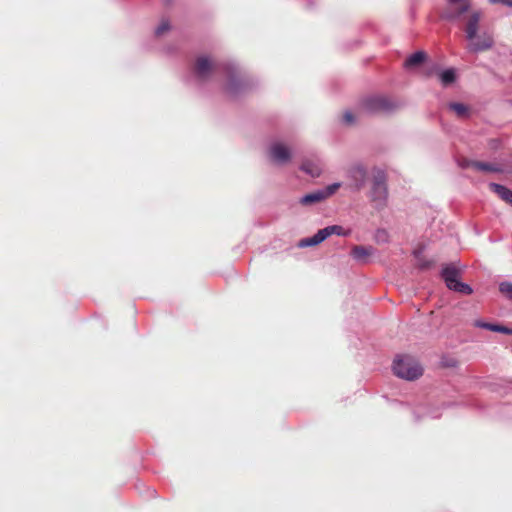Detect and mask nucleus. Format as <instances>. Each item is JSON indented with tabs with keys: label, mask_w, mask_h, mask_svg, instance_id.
Returning <instances> with one entry per match:
<instances>
[{
	"label": "nucleus",
	"mask_w": 512,
	"mask_h": 512,
	"mask_svg": "<svg viewBox=\"0 0 512 512\" xmlns=\"http://www.w3.org/2000/svg\"><path fill=\"white\" fill-rule=\"evenodd\" d=\"M425 58V55L422 52H417L413 55H411L405 62V65L408 67L417 65L421 63Z\"/></svg>",
	"instance_id": "nucleus-10"
},
{
	"label": "nucleus",
	"mask_w": 512,
	"mask_h": 512,
	"mask_svg": "<svg viewBox=\"0 0 512 512\" xmlns=\"http://www.w3.org/2000/svg\"><path fill=\"white\" fill-rule=\"evenodd\" d=\"M332 234L347 235L348 232L344 231L341 226H337V225L326 227L322 230H319L318 233L315 234L313 237L303 240L301 242V245L302 246H311V245L319 244L320 242H322L323 240H325L328 236H330Z\"/></svg>",
	"instance_id": "nucleus-3"
},
{
	"label": "nucleus",
	"mask_w": 512,
	"mask_h": 512,
	"mask_svg": "<svg viewBox=\"0 0 512 512\" xmlns=\"http://www.w3.org/2000/svg\"><path fill=\"white\" fill-rule=\"evenodd\" d=\"M339 187H340V184H338V183L330 185L325 190H323L321 192H317V193L305 196L302 199V203L307 204V203L321 201V200L331 196L332 194H334Z\"/></svg>",
	"instance_id": "nucleus-5"
},
{
	"label": "nucleus",
	"mask_w": 512,
	"mask_h": 512,
	"mask_svg": "<svg viewBox=\"0 0 512 512\" xmlns=\"http://www.w3.org/2000/svg\"><path fill=\"white\" fill-rule=\"evenodd\" d=\"M451 110H453L457 116L459 117H465L468 115V108L463 104H451L450 105Z\"/></svg>",
	"instance_id": "nucleus-12"
},
{
	"label": "nucleus",
	"mask_w": 512,
	"mask_h": 512,
	"mask_svg": "<svg viewBox=\"0 0 512 512\" xmlns=\"http://www.w3.org/2000/svg\"><path fill=\"white\" fill-rule=\"evenodd\" d=\"M483 327L485 328H488V329H491L493 331H500V332H506L508 333L509 331L505 328H502V327H499V326H492V325H486L484 324Z\"/></svg>",
	"instance_id": "nucleus-15"
},
{
	"label": "nucleus",
	"mask_w": 512,
	"mask_h": 512,
	"mask_svg": "<svg viewBox=\"0 0 512 512\" xmlns=\"http://www.w3.org/2000/svg\"><path fill=\"white\" fill-rule=\"evenodd\" d=\"M491 188L507 203L512 205V191L498 184H491Z\"/></svg>",
	"instance_id": "nucleus-8"
},
{
	"label": "nucleus",
	"mask_w": 512,
	"mask_h": 512,
	"mask_svg": "<svg viewBox=\"0 0 512 512\" xmlns=\"http://www.w3.org/2000/svg\"><path fill=\"white\" fill-rule=\"evenodd\" d=\"M210 67V63L207 59H199L197 61V69L199 72H204Z\"/></svg>",
	"instance_id": "nucleus-14"
},
{
	"label": "nucleus",
	"mask_w": 512,
	"mask_h": 512,
	"mask_svg": "<svg viewBox=\"0 0 512 512\" xmlns=\"http://www.w3.org/2000/svg\"><path fill=\"white\" fill-rule=\"evenodd\" d=\"M302 169L312 176H318L321 172L320 167L313 161H306Z\"/></svg>",
	"instance_id": "nucleus-9"
},
{
	"label": "nucleus",
	"mask_w": 512,
	"mask_h": 512,
	"mask_svg": "<svg viewBox=\"0 0 512 512\" xmlns=\"http://www.w3.org/2000/svg\"><path fill=\"white\" fill-rule=\"evenodd\" d=\"M500 292L508 298L512 299V284L502 283L499 287Z\"/></svg>",
	"instance_id": "nucleus-13"
},
{
	"label": "nucleus",
	"mask_w": 512,
	"mask_h": 512,
	"mask_svg": "<svg viewBox=\"0 0 512 512\" xmlns=\"http://www.w3.org/2000/svg\"><path fill=\"white\" fill-rule=\"evenodd\" d=\"M469 0H448V8L451 14L458 15L468 10Z\"/></svg>",
	"instance_id": "nucleus-7"
},
{
	"label": "nucleus",
	"mask_w": 512,
	"mask_h": 512,
	"mask_svg": "<svg viewBox=\"0 0 512 512\" xmlns=\"http://www.w3.org/2000/svg\"><path fill=\"white\" fill-rule=\"evenodd\" d=\"M491 3H502L508 6H512V0H489Z\"/></svg>",
	"instance_id": "nucleus-16"
},
{
	"label": "nucleus",
	"mask_w": 512,
	"mask_h": 512,
	"mask_svg": "<svg viewBox=\"0 0 512 512\" xmlns=\"http://www.w3.org/2000/svg\"><path fill=\"white\" fill-rule=\"evenodd\" d=\"M394 374L407 381L418 379L423 374L422 366L408 355H397L392 366Z\"/></svg>",
	"instance_id": "nucleus-1"
},
{
	"label": "nucleus",
	"mask_w": 512,
	"mask_h": 512,
	"mask_svg": "<svg viewBox=\"0 0 512 512\" xmlns=\"http://www.w3.org/2000/svg\"><path fill=\"white\" fill-rule=\"evenodd\" d=\"M440 80L445 85L452 83L455 80V72H454V70L448 69V70L443 71L440 74Z\"/></svg>",
	"instance_id": "nucleus-11"
},
{
	"label": "nucleus",
	"mask_w": 512,
	"mask_h": 512,
	"mask_svg": "<svg viewBox=\"0 0 512 512\" xmlns=\"http://www.w3.org/2000/svg\"><path fill=\"white\" fill-rule=\"evenodd\" d=\"M271 155L277 162H286L290 159V151L283 144H275L271 148Z\"/></svg>",
	"instance_id": "nucleus-6"
},
{
	"label": "nucleus",
	"mask_w": 512,
	"mask_h": 512,
	"mask_svg": "<svg viewBox=\"0 0 512 512\" xmlns=\"http://www.w3.org/2000/svg\"><path fill=\"white\" fill-rule=\"evenodd\" d=\"M455 364H456L455 361H452V363L447 364V366H454Z\"/></svg>",
	"instance_id": "nucleus-17"
},
{
	"label": "nucleus",
	"mask_w": 512,
	"mask_h": 512,
	"mask_svg": "<svg viewBox=\"0 0 512 512\" xmlns=\"http://www.w3.org/2000/svg\"><path fill=\"white\" fill-rule=\"evenodd\" d=\"M477 23L478 19L476 18L468 24L466 29L467 37L471 41V45L475 49H485L491 47L493 43L491 36H485L482 41L480 40V37L477 35Z\"/></svg>",
	"instance_id": "nucleus-2"
},
{
	"label": "nucleus",
	"mask_w": 512,
	"mask_h": 512,
	"mask_svg": "<svg viewBox=\"0 0 512 512\" xmlns=\"http://www.w3.org/2000/svg\"><path fill=\"white\" fill-rule=\"evenodd\" d=\"M443 278L446 282V285L449 289L464 293L470 294L472 289L458 280V273L454 269L447 268L443 271Z\"/></svg>",
	"instance_id": "nucleus-4"
}]
</instances>
